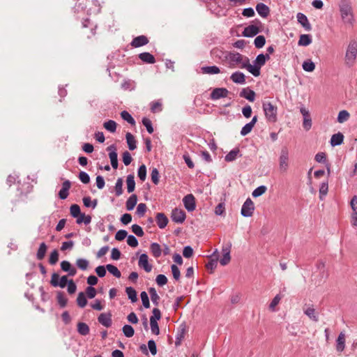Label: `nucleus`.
Instances as JSON below:
<instances>
[{"instance_id": "obj_22", "label": "nucleus", "mask_w": 357, "mask_h": 357, "mask_svg": "<svg viewBox=\"0 0 357 357\" xmlns=\"http://www.w3.org/2000/svg\"><path fill=\"white\" fill-rule=\"evenodd\" d=\"M98 320L100 324H101L102 326L107 328L110 327L112 326V322L110 314L102 313L98 317Z\"/></svg>"}, {"instance_id": "obj_39", "label": "nucleus", "mask_w": 357, "mask_h": 357, "mask_svg": "<svg viewBox=\"0 0 357 357\" xmlns=\"http://www.w3.org/2000/svg\"><path fill=\"white\" fill-rule=\"evenodd\" d=\"M211 257H215V259H211L210 260L207 264H206V268L208 269H210L211 271H213L214 270L216 266H217V263H218V251L215 250L211 255Z\"/></svg>"}, {"instance_id": "obj_59", "label": "nucleus", "mask_w": 357, "mask_h": 357, "mask_svg": "<svg viewBox=\"0 0 357 357\" xmlns=\"http://www.w3.org/2000/svg\"><path fill=\"white\" fill-rule=\"evenodd\" d=\"M122 185V178H119L117 179L116 183L115 184V192L116 196H120L123 193Z\"/></svg>"}, {"instance_id": "obj_29", "label": "nucleus", "mask_w": 357, "mask_h": 357, "mask_svg": "<svg viewBox=\"0 0 357 357\" xmlns=\"http://www.w3.org/2000/svg\"><path fill=\"white\" fill-rule=\"evenodd\" d=\"M126 138L129 149L131 151L135 150L137 148L135 137L130 132H127Z\"/></svg>"}, {"instance_id": "obj_47", "label": "nucleus", "mask_w": 357, "mask_h": 357, "mask_svg": "<svg viewBox=\"0 0 357 357\" xmlns=\"http://www.w3.org/2000/svg\"><path fill=\"white\" fill-rule=\"evenodd\" d=\"M349 118V113L347 110H342L339 112L337 116V121L342 123L347 121Z\"/></svg>"}, {"instance_id": "obj_37", "label": "nucleus", "mask_w": 357, "mask_h": 357, "mask_svg": "<svg viewBox=\"0 0 357 357\" xmlns=\"http://www.w3.org/2000/svg\"><path fill=\"white\" fill-rule=\"evenodd\" d=\"M47 251V245L46 244L43 242L40 244L39 248L38 250L36 257L38 260H42L45 255Z\"/></svg>"}, {"instance_id": "obj_54", "label": "nucleus", "mask_w": 357, "mask_h": 357, "mask_svg": "<svg viewBox=\"0 0 357 357\" xmlns=\"http://www.w3.org/2000/svg\"><path fill=\"white\" fill-rule=\"evenodd\" d=\"M59 260V252L57 250H54L50 255L49 263L51 265H54Z\"/></svg>"}, {"instance_id": "obj_4", "label": "nucleus", "mask_w": 357, "mask_h": 357, "mask_svg": "<svg viewBox=\"0 0 357 357\" xmlns=\"http://www.w3.org/2000/svg\"><path fill=\"white\" fill-rule=\"evenodd\" d=\"M278 161L280 172L282 173L287 172L289 166V151L287 146L282 147Z\"/></svg>"}, {"instance_id": "obj_26", "label": "nucleus", "mask_w": 357, "mask_h": 357, "mask_svg": "<svg viewBox=\"0 0 357 357\" xmlns=\"http://www.w3.org/2000/svg\"><path fill=\"white\" fill-rule=\"evenodd\" d=\"M139 58L146 63L153 64L155 62V57L149 52H142L139 54Z\"/></svg>"}, {"instance_id": "obj_11", "label": "nucleus", "mask_w": 357, "mask_h": 357, "mask_svg": "<svg viewBox=\"0 0 357 357\" xmlns=\"http://www.w3.org/2000/svg\"><path fill=\"white\" fill-rule=\"evenodd\" d=\"M183 202L188 211H193L195 209V199L192 194L185 196L183 199Z\"/></svg>"}, {"instance_id": "obj_58", "label": "nucleus", "mask_w": 357, "mask_h": 357, "mask_svg": "<svg viewBox=\"0 0 357 357\" xmlns=\"http://www.w3.org/2000/svg\"><path fill=\"white\" fill-rule=\"evenodd\" d=\"M140 297L142 301V304L145 308L150 307L149 298L146 291H142L140 294Z\"/></svg>"}, {"instance_id": "obj_21", "label": "nucleus", "mask_w": 357, "mask_h": 357, "mask_svg": "<svg viewBox=\"0 0 357 357\" xmlns=\"http://www.w3.org/2000/svg\"><path fill=\"white\" fill-rule=\"evenodd\" d=\"M148 43L147 37L142 35L135 38L131 42V45L135 47H139L146 45Z\"/></svg>"}, {"instance_id": "obj_57", "label": "nucleus", "mask_w": 357, "mask_h": 357, "mask_svg": "<svg viewBox=\"0 0 357 357\" xmlns=\"http://www.w3.org/2000/svg\"><path fill=\"white\" fill-rule=\"evenodd\" d=\"M142 123L146 127L147 132L150 134L153 132V128L151 120L146 117L142 119Z\"/></svg>"}, {"instance_id": "obj_18", "label": "nucleus", "mask_w": 357, "mask_h": 357, "mask_svg": "<svg viewBox=\"0 0 357 357\" xmlns=\"http://www.w3.org/2000/svg\"><path fill=\"white\" fill-rule=\"evenodd\" d=\"M231 80L238 84H243L245 83V76L244 73L240 71L233 73L230 76Z\"/></svg>"}, {"instance_id": "obj_36", "label": "nucleus", "mask_w": 357, "mask_h": 357, "mask_svg": "<svg viewBox=\"0 0 357 357\" xmlns=\"http://www.w3.org/2000/svg\"><path fill=\"white\" fill-rule=\"evenodd\" d=\"M126 292L128 296V298L132 302L135 303L137 301V292L134 288L132 287H128L126 288Z\"/></svg>"}, {"instance_id": "obj_13", "label": "nucleus", "mask_w": 357, "mask_h": 357, "mask_svg": "<svg viewBox=\"0 0 357 357\" xmlns=\"http://www.w3.org/2000/svg\"><path fill=\"white\" fill-rule=\"evenodd\" d=\"M138 266L147 273L151 272L152 270V265L149 263L148 255L145 253L139 256Z\"/></svg>"}, {"instance_id": "obj_48", "label": "nucleus", "mask_w": 357, "mask_h": 357, "mask_svg": "<svg viewBox=\"0 0 357 357\" xmlns=\"http://www.w3.org/2000/svg\"><path fill=\"white\" fill-rule=\"evenodd\" d=\"M124 335L127 337H131L134 335L135 330L130 325H125L122 328Z\"/></svg>"}, {"instance_id": "obj_5", "label": "nucleus", "mask_w": 357, "mask_h": 357, "mask_svg": "<svg viewBox=\"0 0 357 357\" xmlns=\"http://www.w3.org/2000/svg\"><path fill=\"white\" fill-rule=\"evenodd\" d=\"M265 64L264 54H259L254 61V65H251L250 59H248V72L253 75L255 77H258L260 75V69Z\"/></svg>"}, {"instance_id": "obj_56", "label": "nucleus", "mask_w": 357, "mask_h": 357, "mask_svg": "<svg viewBox=\"0 0 357 357\" xmlns=\"http://www.w3.org/2000/svg\"><path fill=\"white\" fill-rule=\"evenodd\" d=\"M160 174L156 168H153L151 172V178L152 182L157 185L159 183Z\"/></svg>"}, {"instance_id": "obj_40", "label": "nucleus", "mask_w": 357, "mask_h": 357, "mask_svg": "<svg viewBox=\"0 0 357 357\" xmlns=\"http://www.w3.org/2000/svg\"><path fill=\"white\" fill-rule=\"evenodd\" d=\"M116 123L113 120H109L104 123V128L110 132H114L116 130Z\"/></svg>"}, {"instance_id": "obj_1", "label": "nucleus", "mask_w": 357, "mask_h": 357, "mask_svg": "<svg viewBox=\"0 0 357 357\" xmlns=\"http://www.w3.org/2000/svg\"><path fill=\"white\" fill-rule=\"evenodd\" d=\"M225 58L229 68H239L248 71V57L236 52H229Z\"/></svg>"}, {"instance_id": "obj_25", "label": "nucleus", "mask_w": 357, "mask_h": 357, "mask_svg": "<svg viewBox=\"0 0 357 357\" xmlns=\"http://www.w3.org/2000/svg\"><path fill=\"white\" fill-rule=\"evenodd\" d=\"M344 141V135L341 132H337L332 135L331 138V145L332 146H336L342 144Z\"/></svg>"}, {"instance_id": "obj_49", "label": "nucleus", "mask_w": 357, "mask_h": 357, "mask_svg": "<svg viewBox=\"0 0 357 357\" xmlns=\"http://www.w3.org/2000/svg\"><path fill=\"white\" fill-rule=\"evenodd\" d=\"M56 299L59 305L61 307H66L67 305L68 299L66 298L65 295L62 292H59L56 295Z\"/></svg>"}, {"instance_id": "obj_30", "label": "nucleus", "mask_w": 357, "mask_h": 357, "mask_svg": "<svg viewBox=\"0 0 357 357\" xmlns=\"http://www.w3.org/2000/svg\"><path fill=\"white\" fill-rule=\"evenodd\" d=\"M312 43V37L309 34H302L300 36L298 45L307 46Z\"/></svg>"}, {"instance_id": "obj_38", "label": "nucleus", "mask_w": 357, "mask_h": 357, "mask_svg": "<svg viewBox=\"0 0 357 357\" xmlns=\"http://www.w3.org/2000/svg\"><path fill=\"white\" fill-rule=\"evenodd\" d=\"M185 333V326H181L178 330L176 337L175 344L176 346H178L181 344V340L184 338Z\"/></svg>"}, {"instance_id": "obj_34", "label": "nucleus", "mask_w": 357, "mask_h": 357, "mask_svg": "<svg viewBox=\"0 0 357 357\" xmlns=\"http://www.w3.org/2000/svg\"><path fill=\"white\" fill-rule=\"evenodd\" d=\"M149 293L150 294L152 303L154 305H158L160 301V296L158 295L154 287H150L149 289Z\"/></svg>"}, {"instance_id": "obj_53", "label": "nucleus", "mask_w": 357, "mask_h": 357, "mask_svg": "<svg viewBox=\"0 0 357 357\" xmlns=\"http://www.w3.org/2000/svg\"><path fill=\"white\" fill-rule=\"evenodd\" d=\"M137 175L142 181H144L146 178V167L144 165H141L137 172Z\"/></svg>"}, {"instance_id": "obj_12", "label": "nucleus", "mask_w": 357, "mask_h": 357, "mask_svg": "<svg viewBox=\"0 0 357 357\" xmlns=\"http://www.w3.org/2000/svg\"><path fill=\"white\" fill-rule=\"evenodd\" d=\"M300 112L303 116V128L306 130H309L312 127V119L309 111L305 107H301Z\"/></svg>"}, {"instance_id": "obj_43", "label": "nucleus", "mask_w": 357, "mask_h": 357, "mask_svg": "<svg viewBox=\"0 0 357 357\" xmlns=\"http://www.w3.org/2000/svg\"><path fill=\"white\" fill-rule=\"evenodd\" d=\"M304 313L312 320L314 321H318V317L315 312V309L314 307H307L304 310Z\"/></svg>"}, {"instance_id": "obj_9", "label": "nucleus", "mask_w": 357, "mask_h": 357, "mask_svg": "<svg viewBox=\"0 0 357 357\" xmlns=\"http://www.w3.org/2000/svg\"><path fill=\"white\" fill-rule=\"evenodd\" d=\"M185 213L182 209L175 208L171 214L172 220L176 223H183L185 220Z\"/></svg>"}, {"instance_id": "obj_63", "label": "nucleus", "mask_w": 357, "mask_h": 357, "mask_svg": "<svg viewBox=\"0 0 357 357\" xmlns=\"http://www.w3.org/2000/svg\"><path fill=\"white\" fill-rule=\"evenodd\" d=\"M156 283L158 285L162 287L167 283V277L163 274H160L157 275L155 279Z\"/></svg>"}, {"instance_id": "obj_24", "label": "nucleus", "mask_w": 357, "mask_h": 357, "mask_svg": "<svg viewBox=\"0 0 357 357\" xmlns=\"http://www.w3.org/2000/svg\"><path fill=\"white\" fill-rule=\"evenodd\" d=\"M240 96L253 102L255 99V92L248 88L243 89L240 93Z\"/></svg>"}, {"instance_id": "obj_10", "label": "nucleus", "mask_w": 357, "mask_h": 357, "mask_svg": "<svg viewBox=\"0 0 357 357\" xmlns=\"http://www.w3.org/2000/svg\"><path fill=\"white\" fill-rule=\"evenodd\" d=\"M107 150L109 151V157L111 161L112 167L114 169H116L118 167V155L115 145H110L107 147Z\"/></svg>"}, {"instance_id": "obj_27", "label": "nucleus", "mask_w": 357, "mask_h": 357, "mask_svg": "<svg viewBox=\"0 0 357 357\" xmlns=\"http://www.w3.org/2000/svg\"><path fill=\"white\" fill-rule=\"evenodd\" d=\"M202 72L204 74L214 75L220 73V68L216 66L202 67Z\"/></svg>"}, {"instance_id": "obj_62", "label": "nucleus", "mask_w": 357, "mask_h": 357, "mask_svg": "<svg viewBox=\"0 0 357 357\" xmlns=\"http://www.w3.org/2000/svg\"><path fill=\"white\" fill-rule=\"evenodd\" d=\"M127 243L132 248H136L138 245V241L133 235H129L127 238Z\"/></svg>"}, {"instance_id": "obj_64", "label": "nucleus", "mask_w": 357, "mask_h": 357, "mask_svg": "<svg viewBox=\"0 0 357 357\" xmlns=\"http://www.w3.org/2000/svg\"><path fill=\"white\" fill-rule=\"evenodd\" d=\"M128 236V232L124 229H120L119 230L116 235H115V239L119 241H121L126 238V237Z\"/></svg>"}, {"instance_id": "obj_17", "label": "nucleus", "mask_w": 357, "mask_h": 357, "mask_svg": "<svg viewBox=\"0 0 357 357\" xmlns=\"http://www.w3.org/2000/svg\"><path fill=\"white\" fill-rule=\"evenodd\" d=\"M256 10L258 14L263 18H266L270 13V8L264 3H259L256 6Z\"/></svg>"}, {"instance_id": "obj_44", "label": "nucleus", "mask_w": 357, "mask_h": 357, "mask_svg": "<svg viewBox=\"0 0 357 357\" xmlns=\"http://www.w3.org/2000/svg\"><path fill=\"white\" fill-rule=\"evenodd\" d=\"M77 303L79 307H84L87 304V300L84 292H79L77 298Z\"/></svg>"}, {"instance_id": "obj_8", "label": "nucleus", "mask_w": 357, "mask_h": 357, "mask_svg": "<svg viewBox=\"0 0 357 357\" xmlns=\"http://www.w3.org/2000/svg\"><path fill=\"white\" fill-rule=\"evenodd\" d=\"M229 91L226 88H215L210 95V98L213 100H216L222 98L227 97Z\"/></svg>"}, {"instance_id": "obj_46", "label": "nucleus", "mask_w": 357, "mask_h": 357, "mask_svg": "<svg viewBox=\"0 0 357 357\" xmlns=\"http://www.w3.org/2000/svg\"><path fill=\"white\" fill-rule=\"evenodd\" d=\"M302 66L306 72H312L315 69V64L310 59L305 61Z\"/></svg>"}, {"instance_id": "obj_15", "label": "nucleus", "mask_w": 357, "mask_h": 357, "mask_svg": "<svg viewBox=\"0 0 357 357\" xmlns=\"http://www.w3.org/2000/svg\"><path fill=\"white\" fill-rule=\"evenodd\" d=\"M296 18L298 23L301 24L305 31H309L312 29V26L305 14L298 13L296 15Z\"/></svg>"}, {"instance_id": "obj_41", "label": "nucleus", "mask_w": 357, "mask_h": 357, "mask_svg": "<svg viewBox=\"0 0 357 357\" xmlns=\"http://www.w3.org/2000/svg\"><path fill=\"white\" fill-rule=\"evenodd\" d=\"M121 117L128 123L132 126L135 125V121L133 117L130 115V114L127 111H123L121 112Z\"/></svg>"}, {"instance_id": "obj_28", "label": "nucleus", "mask_w": 357, "mask_h": 357, "mask_svg": "<svg viewBox=\"0 0 357 357\" xmlns=\"http://www.w3.org/2000/svg\"><path fill=\"white\" fill-rule=\"evenodd\" d=\"M137 202V197L133 194L128 199L126 203V209L128 211H132Z\"/></svg>"}, {"instance_id": "obj_3", "label": "nucleus", "mask_w": 357, "mask_h": 357, "mask_svg": "<svg viewBox=\"0 0 357 357\" xmlns=\"http://www.w3.org/2000/svg\"><path fill=\"white\" fill-rule=\"evenodd\" d=\"M357 56V43L355 40H351L347 46L345 54V63L351 67L355 63Z\"/></svg>"}, {"instance_id": "obj_35", "label": "nucleus", "mask_w": 357, "mask_h": 357, "mask_svg": "<svg viewBox=\"0 0 357 357\" xmlns=\"http://www.w3.org/2000/svg\"><path fill=\"white\" fill-rule=\"evenodd\" d=\"M89 326L83 322H79L77 324V331L82 335H86L89 333Z\"/></svg>"}, {"instance_id": "obj_31", "label": "nucleus", "mask_w": 357, "mask_h": 357, "mask_svg": "<svg viewBox=\"0 0 357 357\" xmlns=\"http://www.w3.org/2000/svg\"><path fill=\"white\" fill-rule=\"evenodd\" d=\"M150 250L155 258L159 257L162 254V249L160 248V245L157 243H152L150 246Z\"/></svg>"}, {"instance_id": "obj_60", "label": "nucleus", "mask_w": 357, "mask_h": 357, "mask_svg": "<svg viewBox=\"0 0 357 357\" xmlns=\"http://www.w3.org/2000/svg\"><path fill=\"white\" fill-rule=\"evenodd\" d=\"M132 231L139 237L144 236V233L142 228L138 225H132Z\"/></svg>"}, {"instance_id": "obj_2", "label": "nucleus", "mask_w": 357, "mask_h": 357, "mask_svg": "<svg viewBox=\"0 0 357 357\" xmlns=\"http://www.w3.org/2000/svg\"><path fill=\"white\" fill-rule=\"evenodd\" d=\"M339 6L341 18L344 23L353 26L355 19L351 3L347 0H342Z\"/></svg>"}, {"instance_id": "obj_52", "label": "nucleus", "mask_w": 357, "mask_h": 357, "mask_svg": "<svg viewBox=\"0 0 357 357\" xmlns=\"http://www.w3.org/2000/svg\"><path fill=\"white\" fill-rule=\"evenodd\" d=\"M266 189L265 185H260L253 190L252 195L254 197H258L265 193Z\"/></svg>"}, {"instance_id": "obj_45", "label": "nucleus", "mask_w": 357, "mask_h": 357, "mask_svg": "<svg viewBox=\"0 0 357 357\" xmlns=\"http://www.w3.org/2000/svg\"><path fill=\"white\" fill-rule=\"evenodd\" d=\"M328 190V181L323 182L319 188V198L320 199H323L324 197L327 195Z\"/></svg>"}, {"instance_id": "obj_32", "label": "nucleus", "mask_w": 357, "mask_h": 357, "mask_svg": "<svg viewBox=\"0 0 357 357\" xmlns=\"http://www.w3.org/2000/svg\"><path fill=\"white\" fill-rule=\"evenodd\" d=\"M135 177L133 174H129L126 178L127 190L129 193L133 192L135 188Z\"/></svg>"}, {"instance_id": "obj_42", "label": "nucleus", "mask_w": 357, "mask_h": 357, "mask_svg": "<svg viewBox=\"0 0 357 357\" xmlns=\"http://www.w3.org/2000/svg\"><path fill=\"white\" fill-rule=\"evenodd\" d=\"M106 270H107L111 274L117 278H119L121 276L120 271L117 268L116 266L112 264L106 265Z\"/></svg>"}, {"instance_id": "obj_20", "label": "nucleus", "mask_w": 357, "mask_h": 357, "mask_svg": "<svg viewBox=\"0 0 357 357\" xmlns=\"http://www.w3.org/2000/svg\"><path fill=\"white\" fill-rule=\"evenodd\" d=\"M61 268L62 271L65 272H68V275L74 276L77 273V270L75 268L72 266L71 264L68 261H63L61 262Z\"/></svg>"}, {"instance_id": "obj_16", "label": "nucleus", "mask_w": 357, "mask_h": 357, "mask_svg": "<svg viewBox=\"0 0 357 357\" xmlns=\"http://www.w3.org/2000/svg\"><path fill=\"white\" fill-rule=\"evenodd\" d=\"M259 32V29L257 26L250 24L244 29L243 31V36L245 37L251 38L257 35Z\"/></svg>"}, {"instance_id": "obj_55", "label": "nucleus", "mask_w": 357, "mask_h": 357, "mask_svg": "<svg viewBox=\"0 0 357 357\" xmlns=\"http://www.w3.org/2000/svg\"><path fill=\"white\" fill-rule=\"evenodd\" d=\"M70 213L73 218L78 217L81 213L79 206L77 204L71 205L70 208Z\"/></svg>"}, {"instance_id": "obj_6", "label": "nucleus", "mask_w": 357, "mask_h": 357, "mask_svg": "<svg viewBox=\"0 0 357 357\" xmlns=\"http://www.w3.org/2000/svg\"><path fill=\"white\" fill-rule=\"evenodd\" d=\"M262 107L267 121L275 123L277 121V107L271 102H264Z\"/></svg>"}, {"instance_id": "obj_7", "label": "nucleus", "mask_w": 357, "mask_h": 357, "mask_svg": "<svg viewBox=\"0 0 357 357\" xmlns=\"http://www.w3.org/2000/svg\"><path fill=\"white\" fill-rule=\"evenodd\" d=\"M254 211V202L250 198H248L242 206L241 213L243 217L248 218L252 215Z\"/></svg>"}, {"instance_id": "obj_33", "label": "nucleus", "mask_w": 357, "mask_h": 357, "mask_svg": "<svg viewBox=\"0 0 357 357\" xmlns=\"http://www.w3.org/2000/svg\"><path fill=\"white\" fill-rule=\"evenodd\" d=\"M239 152H240L239 149H238L231 150L225 155V161L232 162V161L235 160L237 158L238 155L239 154Z\"/></svg>"}, {"instance_id": "obj_51", "label": "nucleus", "mask_w": 357, "mask_h": 357, "mask_svg": "<svg viewBox=\"0 0 357 357\" xmlns=\"http://www.w3.org/2000/svg\"><path fill=\"white\" fill-rule=\"evenodd\" d=\"M266 43V38L264 36H258L254 40L255 46L257 48H261Z\"/></svg>"}, {"instance_id": "obj_61", "label": "nucleus", "mask_w": 357, "mask_h": 357, "mask_svg": "<svg viewBox=\"0 0 357 357\" xmlns=\"http://www.w3.org/2000/svg\"><path fill=\"white\" fill-rule=\"evenodd\" d=\"M150 325L152 333L155 335H158L160 333V329L158 322L152 319H150Z\"/></svg>"}, {"instance_id": "obj_23", "label": "nucleus", "mask_w": 357, "mask_h": 357, "mask_svg": "<svg viewBox=\"0 0 357 357\" xmlns=\"http://www.w3.org/2000/svg\"><path fill=\"white\" fill-rule=\"evenodd\" d=\"M155 220L158 227L160 229H164L168 223V218L163 213H157Z\"/></svg>"}, {"instance_id": "obj_19", "label": "nucleus", "mask_w": 357, "mask_h": 357, "mask_svg": "<svg viewBox=\"0 0 357 357\" xmlns=\"http://www.w3.org/2000/svg\"><path fill=\"white\" fill-rule=\"evenodd\" d=\"M71 183L70 181L66 180L62 183V188L59 192V196L61 199H66L69 193V189L70 188Z\"/></svg>"}, {"instance_id": "obj_50", "label": "nucleus", "mask_w": 357, "mask_h": 357, "mask_svg": "<svg viewBox=\"0 0 357 357\" xmlns=\"http://www.w3.org/2000/svg\"><path fill=\"white\" fill-rule=\"evenodd\" d=\"M89 264V261L86 260V259L80 258L77 259L76 261V265L79 268H80L82 271H85L87 269Z\"/></svg>"}, {"instance_id": "obj_14", "label": "nucleus", "mask_w": 357, "mask_h": 357, "mask_svg": "<svg viewBox=\"0 0 357 357\" xmlns=\"http://www.w3.org/2000/svg\"><path fill=\"white\" fill-rule=\"evenodd\" d=\"M346 335L344 331L340 333L335 344V349L337 352H342L345 349Z\"/></svg>"}]
</instances>
